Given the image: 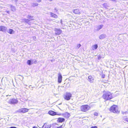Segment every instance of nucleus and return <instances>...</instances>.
I'll use <instances>...</instances> for the list:
<instances>
[{"label": "nucleus", "mask_w": 128, "mask_h": 128, "mask_svg": "<svg viewBox=\"0 0 128 128\" xmlns=\"http://www.w3.org/2000/svg\"><path fill=\"white\" fill-rule=\"evenodd\" d=\"M102 97L105 100H109L112 98V94L110 92H107L103 94Z\"/></svg>", "instance_id": "1"}, {"label": "nucleus", "mask_w": 128, "mask_h": 128, "mask_svg": "<svg viewBox=\"0 0 128 128\" xmlns=\"http://www.w3.org/2000/svg\"><path fill=\"white\" fill-rule=\"evenodd\" d=\"M110 110L111 112L117 114H119L120 112V111L118 109V107L115 105L111 107L110 108Z\"/></svg>", "instance_id": "2"}, {"label": "nucleus", "mask_w": 128, "mask_h": 128, "mask_svg": "<svg viewBox=\"0 0 128 128\" xmlns=\"http://www.w3.org/2000/svg\"><path fill=\"white\" fill-rule=\"evenodd\" d=\"M90 107L88 105H83L80 107L81 110L83 112H86L89 110Z\"/></svg>", "instance_id": "3"}, {"label": "nucleus", "mask_w": 128, "mask_h": 128, "mask_svg": "<svg viewBox=\"0 0 128 128\" xmlns=\"http://www.w3.org/2000/svg\"><path fill=\"white\" fill-rule=\"evenodd\" d=\"M72 94L70 93L66 92L64 96V98L66 100H70L72 97Z\"/></svg>", "instance_id": "4"}, {"label": "nucleus", "mask_w": 128, "mask_h": 128, "mask_svg": "<svg viewBox=\"0 0 128 128\" xmlns=\"http://www.w3.org/2000/svg\"><path fill=\"white\" fill-rule=\"evenodd\" d=\"M18 102V100L15 98L10 99L8 102L10 104H16Z\"/></svg>", "instance_id": "5"}, {"label": "nucleus", "mask_w": 128, "mask_h": 128, "mask_svg": "<svg viewBox=\"0 0 128 128\" xmlns=\"http://www.w3.org/2000/svg\"><path fill=\"white\" fill-rule=\"evenodd\" d=\"M54 30L55 32V34L56 35H59L62 32V30L60 28H55Z\"/></svg>", "instance_id": "6"}, {"label": "nucleus", "mask_w": 128, "mask_h": 128, "mask_svg": "<svg viewBox=\"0 0 128 128\" xmlns=\"http://www.w3.org/2000/svg\"><path fill=\"white\" fill-rule=\"evenodd\" d=\"M28 109L26 108H22L20 109L17 110V112H19L24 113L28 112Z\"/></svg>", "instance_id": "7"}, {"label": "nucleus", "mask_w": 128, "mask_h": 128, "mask_svg": "<svg viewBox=\"0 0 128 128\" xmlns=\"http://www.w3.org/2000/svg\"><path fill=\"white\" fill-rule=\"evenodd\" d=\"M58 82L59 83H60L62 81V77L60 74H58Z\"/></svg>", "instance_id": "8"}, {"label": "nucleus", "mask_w": 128, "mask_h": 128, "mask_svg": "<svg viewBox=\"0 0 128 128\" xmlns=\"http://www.w3.org/2000/svg\"><path fill=\"white\" fill-rule=\"evenodd\" d=\"M6 28L3 26H0V31H2L3 32H5L6 31Z\"/></svg>", "instance_id": "9"}, {"label": "nucleus", "mask_w": 128, "mask_h": 128, "mask_svg": "<svg viewBox=\"0 0 128 128\" xmlns=\"http://www.w3.org/2000/svg\"><path fill=\"white\" fill-rule=\"evenodd\" d=\"M94 80V78L91 76H90L88 77V80L90 82H92Z\"/></svg>", "instance_id": "10"}, {"label": "nucleus", "mask_w": 128, "mask_h": 128, "mask_svg": "<svg viewBox=\"0 0 128 128\" xmlns=\"http://www.w3.org/2000/svg\"><path fill=\"white\" fill-rule=\"evenodd\" d=\"M51 125L50 124L48 125L46 123H45L42 126V128H50Z\"/></svg>", "instance_id": "11"}, {"label": "nucleus", "mask_w": 128, "mask_h": 128, "mask_svg": "<svg viewBox=\"0 0 128 128\" xmlns=\"http://www.w3.org/2000/svg\"><path fill=\"white\" fill-rule=\"evenodd\" d=\"M106 35L105 34H102L100 35L99 37V38L100 39L102 40L104 38H106Z\"/></svg>", "instance_id": "12"}, {"label": "nucleus", "mask_w": 128, "mask_h": 128, "mask_svg": "<svg viewBox=\"0 0 128 128\" xmlns=\"http://www.w3.org/2000/svg\"><path fill=\"white\" fill-rule=\"evenodd\" d=\"M74 13L78 14H80V12L79 11V10L78 9L74 10L73 11Z\"/></svg>", "instance_id": "13"}, {"label": "nucleus", "mask_w": 128, "mask_h": 128, "mask_svg": "<svg viewBox=\"0 0 128 128\" xmlns=\"http://www.w3.org/2000/svg\"><path fill=\"white\" fill-rule=\"evenodd\" d=\"M70 116V114L68 112H66L63 114V116L66 118H68Z\"/></svg>", "instance_id": "14"}, {"label": "nucleus", "mask_w": 128, "mask_h": 128, "mask_svg": "<svg viewBox=\"0 0 128 128\" xmlns=\"http://www.w3.org/2000/svg\"><path fill=\"white\" fill-rule=\"evenodd\" d=\"M65 120V119L64 118H59L58 119V122H64Z\"/></svg>", "instance_id": "15"}, {"label": "nucleus", "mask_w": 128, "mask_h": 128, "mask_svg": "<svg viewBox=\"0 0 128 128\" xmlns=\"http://www.w3.org/2000/svg\"><path fill=\"white\" fill-rule=\"evenodd\" d=\"M49 114L52 116H54L56 114V113L52 110L48 112Z\"/></svg>", "instance_id": "16"}, {"label": "nucleus", "mask_w": 128, "mask_h": 128, "mask_svg": "<svg viewBox=\"0 0 128 128\" xmlns=\"http://www.w3.org/2000/svg\"><path fill=\"white\" fill-rule=\"evenodd\" d=\"M103 26V25H101L98 26L97 27V30L98 31H99L100 29L102 28Z\"/></svg>", "instance_id": "17"}, {"label": "nucleus", "mask_w": 128, "mask_h": 128, "mask_svg": "<svg viewBox=\"0 0 128 128\" xmlns=\"http://www.w3.org/2000/svg\"><path fill=\"white\" fill-rule=\"evenodd\" d=\"M27 63L30 66L33 63L32 61H31V60H27Z\"/></svg>", "instance_id": "18"}, {"label": "nucleus", "mask_w": 128, "mask_h": 128, "mask_svg": "<svg viewBox=\"0 0 128 128\" xmlns=\"http://www.w3.org/2000/svg\"><path fill=\"white\" fill-rule=\"evenodd\" d=\"M8 32L10 34H12L14 33V31L12 29H10Z\"/></svg>", "instance_id": "19"}, {"label": "nucleus", "mask_w": 128, "mask_h": 128, "mask_svg": "<svg viewBox=\"0 0 128 128\" xmlns=\"http://www.w3.org/2000/svg\"><path fill=\"white\" fill-rule=\"evenodd\" d=\"M38 4L36 3H32L31 4V5L33 7H35L36 6H38Z\"/></svg>", "instance_id": "20"}, {"label": "nucleus", "mask_w": 128, "mask_h": 128, "mask_svg": "<svg viewBox=\"0 0 128 128\" xmlns=\"http://www.w3.org/2000/svg\"><path fill=\"white\" fill-rule=\"evenodd\" d=\"M30 18H29V20L28 19H24V21L26 22V23H28V24H29L30 23V22H29V21L32 20H33V19H30Z\"/></svg>", "instance_id": "21"}, {"label": "nucleus", "mask_w": 128, "mask_h": 128, "mask_svg": "<svg viewBox=\"0 0 128 128\" xmlns=\"http://www.w3.org/2000/svg\"><path fill=\"white\" fill-rule=\"evenodd\" d=\"M98 47V46L97 44H95L93 46V50H95Z\"/></svg>", "instance_id": "22"}, {"label": "nucleus", "mask_w": 128, "mask_h": 128, "mask_svg": "<svg viewBox=\"0 0 128 128\" xmlns=\"http://www.w3.org/2000/svg\"><path fill=\"white\" fill-rule=\"evenodd\" d=\"M11 10H12L13 11H14L15 10H16V8L14 6H11Z\"/></svg>", "instance_id": "23"}, {"label": "nucleus", "mask_w": 128, "mask_h": 128, "mask_svg": "<svg viewBox=\"0 0 128 128\" xmlns=\"http://www.w3.org/2000/svg\"><path fill=\"white\" fill-rule=\"evenodd\" d=\"M102 6H103L106 8H107L108 7V6L107 5V4L106 3H104L103 4Z\"/></svg>", "instance_id": "24"}, {"label": "nucleus", "mask_w": 128, "mask_h": 128, "mask_svg": "<svg viewBox=\"0 0 128 128\" xmlns=\"http://www.w3.org/2000/svg\"><path fill=\"white\" fill-rule=\"evenodd\" d=\"M81 46V45L80 44H78L77 45L76 48L77 49H78Z\"/></svg>", "instance_id": "25"}, {"label": "nucleus", "mask_w": 128, "mask_h": 128, "mask_svg": "<svg viewBox=\"0 0 128 128\" xmlns=\"http://www.w3.org/2000/svg\"><path fill=\"white\" fill-rule=\"evenodd\" d=\"M101 75V77L102 78H104L105 76V75L104 74H102Z\"/></svg>", "instance_id": "26"}, {"label": "nucleus", "mask_w": 128, "mask_h": 128, "mask_svg": "<svg viewBox=\"0 0 128 128\" xmlns=\"http://www.w3.org/2000/svg\"><path fill=\"white\" fill-rule=\"evenodd\" d=\"M98 60H100L102 58V57L100 54L98 55Z\"/></svg>", "instance_id": "27"}, {"label": "nucleus", "mask_w": 128, "mask_h": 128, "mask_svg": "<svg viewBox=\"0 0 128 128\" xmlns=\"http://www.w3.org/2000/svg\"><path fill=\"white\" fill-rule=\"evenodd\" d=\"M49 14L51 16H54L55 15L52 12H50Z\"/></svg>", "instance_id": "28"}, {"label": "nucleus", "mask_w": 128, "mask_h": 128, "mask_svg": "<svg viewBox=\"0 0 128 128\" xmlns=\"http://www.w3.org/2000/svg\"><path fill=\"white\" fill-rule=\"evenodd\" d=\"M121 112H122V114H126V113H128L127 112V111L125 112H124L123 111H121Z\"/></svg>", "instance_id": "29"}, {"label": "nucleus", "mask_w": 128, "mask_h": 128, "mask_svg": "<svg viewBox=\"0 0 128 128\" xmlns=\"http://www.w3.org/2000/svg\"><path fill=\"white\" fill-rule=\"evenodd\" d=\"M94 116H97L98 115V113L96 112H95L94 113Z\"/></svg>", "instance_id": "30"}, {"label": "nucleus", "mask_w": 128, "mask_h": 128, "mask_svg": "<svg viewBox=\"0 0 128 128\" xmlns=\"http://www.w3.org/2000/svg\"><path fill=\"white\" fill-rule=\"evenodd\" d=\"M21 76V77H22V78H21V79H20V80H23V77L21 75H18L17 76Z\"/></svg>", "instance_id": "31"}, {"label": "nucleus", "mask_w": 128, "mask_h": 128, "mask_svg": "<svg viewBox=\"0 0 128 128\" xmlns=\"http://www.w3.org/2000/svg\"><path fill=\"white\" fill-rule=\"evenodd\" d=\"M91 128H97V127L96 126H94L92 127Z\"/></svg>", "instance_id": "32"}, {"label": "nucleus", "mask_w": 128, "mask_h": 128, "mask_svg": "<svg viewBox=\"0 0 128 128\" xmlns=\"http://www.w3.org/2000/svg\"><path fill=\"white\" fill-rule=\"evenodd\" d=\"M33 39L34 40H36V37L35 36H34L33 37Z\"/></svg>", "instance_id": "33"}, {"label": "nucleus", "mask_w": 128, "mask_h": 128, "mask_svg": "<svg viewBox=\"0 0 128 128\" xmlns=\"http://www.w3.org/2000/svg\"><path fill=\"white\" fill-rule=\"evenodd\" d=\"M10 128H16L14 126H11L10 127Z\"/></svg>", "instance_id": "34"}, {"label": "nucleus", "mask_w": 128, "mask_h": 128, "mask_svg": "<svg viewBox=\"0 0 128 128\" xmlns=\"http://www.w3.org/2000/svg\"><path fill=\"white\" fill-rule=\"evenodd\" d=\"M36 1H37V2H41V0H37Z\"/></svg>", "instance_id": "35"}, {"label": "nucleus", "mask_w": 128, "mask_h": 128, "mask_svg": "<svg viewBox=\"0 0 128 128\" xmlns=\"http://www.w3.org/2000/svg\"><path fill=\"white\" fill-rule=\"evenodd\" d=\"M37 62V61L36 60H35L34 62H33V63H34V64H36Z\"/></svg>", "instance_id": "36"}, {"label": "nucleus", "mask_w": 128, "mask_h": 128, "mask_svg": "<svg viewBox=\"0 0 128 128\" xmlns=\"http://www.w3.org/2000/svg\"><path fill=\"white\" fill-rule=\"evenodd\" d=\"M111 1L113 2H116L117 0H110Z\"/></svg>", "instance_id": "37"}, {"label": "nucleus", "mask_w": 128, "mask_h": 128, "mask_svg": "<svg viewBox=\"0 0 128 128\" xmlns=\"http://www.w3.org/2000/svg\"><path fill=\"white\" fill-rule=\"evenodd\" d=\"M5 12L9 14V11H5Z\"/></svg>", "instance_id": "38"}, {"label": "nucleus", "mask_w": 128, "mask_h": 128, "mask_svg": "<svg viewBox=\"0 0 128 128\" xmlns=\"http://www.w3.org/2000/svg\"><path fill=\"white\" fill-rule=\"evenodd\" d=\"M56 115H61V114H56Z\"/></svg>", "instance_id": "39"}, {"label": "nucleus", "mask_w": 128, "mask_h": 128, "mask_svg": "<svg viewBox=\"0 0 128 128\" xmlns=\"http://www.w3.org/2000/svg\"><path fill=\"white\" fill-rule=\"evenodd\" d=\"M32 128H38L36 126H34Z\"/></svg>", "instance_id": "40"}, {"label": "nucleus", "mask_w": 128, "mask_h": 128, "mask_svg": "<svg viewBox=\"0 0 128 128\" xmlns=\"http://www.w3.org/2000/svg\"><path fill=\"white\" fill-rule=\"evenodd\" d=\"M55 10L56 12H57V10L56 9V8H55Z\"/></svg>", "instance_id": "41"}, {"label": "nucleus", "mask_w": 128, "mask_h": 128, "mask_svg": "<svg viewBox=\"0 0 128 128\" xmlns=\"http://www.w3.org/2000/svg\"><path fill=\"white\" fill-rule=\"evenodd\" d=\"M54 18H56L57 17V16H54Z\"/></svg>", "instance_id": "42"}, {"label": "nucleus", "mask_w": 128, "mask_h": 128, "mask_svg": "<svg viewBox=\"0 0 128 128\" xmlns=\"http://www.w3.org/2000/svg\"><path fill=\"white\" fill-rule=\"evenodd\" d=\"M57 128H61L60 127H58Z\"/></svg>", "instance_id": "43"}, {"label": "nucleus", "mask_w": 128, "mask_h": 128, "mask_svg": "<svg viewBox=\"0 0 128 128\" xmlns=\"http://www.w3.org/2000/svg\"><path fill=\"white\" fill-rule=\"evenodd\" d=\"M126 121H128V119L126 118Z\"/></svg>", "instance_id": "44"}, {"label": "nucleus", "mask_w": 128, "mask_h": 128, "mask_svg": "<svg viewBox=\"0 0 128 128\" xmlns=\"http://www.w3.org/2000/svg\"><path fill=\"white\" fill-rule=\"evenodd\" d=\"M49 0L50 1H52V0Z\"/></svg>", "instance_id": "45"}, {"label": "nucleus", "mask_w": 128, "mask_h": 128, "mask_svg": "<svg viewBox=\"0 0 128 128\" xmlns=\"http://www.w3.org/2000/svg\"><path fill=\"white\" fill-rule=\"evenodd\" d=\"M61 23L62 24V20H61Z\"/></svg>", "instance_id": "46"}, {"label": "nucleus", "mask_w": 128, "mask_h": 128, "mask_svg": "<svg viewBox=\"0 0 128 128\" xmlns=\"http://www.w3.org/2000/svg\"><path fill=\"white\" fill-rule=\"evenodd\" d=\"M30 18H31L33 16H30Z\"/></svg>", "instance_id": "47"}, {"label": "nucleus", "mask_w": 128, "mask_h": 128, "mask_svg": "<svg viewBox=\"0 0 128 128\" xmlns=\"http://www.w3.org/2000/svg\"><path fill=\"white\" fill-rule=\"evenodd\" d=\"M124 61H127V60H125Z\"/></svg>", "instance_id": "48"}]
</instances>
